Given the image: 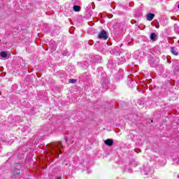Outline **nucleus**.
Instances as JSON below:
<instances>
[{"instance_id":"f257e3e1","label":"nucleus","mask_w":179,"mask_h":179,"mask_svg":"<svg viewBox=\"0 0 179 179\" xmlns=\"http://www.w3.org/2000/svg\"><path fill=\"white\" fill-rule=\"evenodd\" d=\"M62 148V143L59 141L58 143H54L52 145V152L59 155V150Z\"/></svg>"},{"instance_id":"f03ea898","label":"nucleus","mask_w":179,"mask_h":179,"mask_svg":"<svg viewBox=\"0 0 179 179\" xmlns=\"http://www.w3.org/2000/svg\"><path fill=\"white\" fill-rule=\"evenodd\" d=\"M98 38H102L103 40H107V32L106 31L102 30L99 34H98Z\"/></svg>"},{"instance_id":"7ed1b4c3","label":"nucleus","mask_w":179,"mask_h":179,"mask_svg":"<svg viewBox=\"0 0 179 179\" xmlns=\"http://www.w3.org/2000/svg\"><path fill=\"white\" fill-rule=\"evenodd\" d=\"M104 143L108 146H113L114 143V141H113V139L108 138L104 141Z\"/></svg>"},{"instance_id":"20e7f679","label":"nucleus","mask_w":179,"mask_h":179,"mask_svg":"<svg viewBox=\"0 0 179 179\" xmlns=\"http://www.w3.org/2000/svg\"><path fill=\"white\" fill-rule=\"evenodd\" d=\"M153 17H155V14L153 13H148L147 15V20H149V22H152V20H153Z\"/></svg>"},{"instance_id":"39448f33","label":"nucleus","mask_w":179,"mask_h":179,"mask_svg":"<svg viewBox=\"0 0 179 179\" xmlns=\"http://www.w3.org/2000/svg\"><path fill=\"white\" fill-rule=\"evenodd\" d=\"M171 52H172L173 55H178V52H177V48H171Z\"/></svg>"},{"instance_id":"423d86ee","label":"nucleus","mask_w":179,"mask_h":179,"mask_svg":"<svg viewBox=\"0 0 179 179\" xmlns=\"http://www.w3.org/2000/svg\"><path fill=\"white\" fill-rule=\"evenodd\" d=\"M0 55L2 57V58H6V57H8V53H6L5 51H2L0 52Z\"/></svg>"},{"instance_id":"0eeeda50","label":"nucleus","mask_w":179,"mask_h":179,"mask_svg":"<svg viewBox=\"0 0 179 179\" xmlns=\"http://www.w3.org/2000/svg\"><path fill=\"white\" fill-rule=\"evenodd\" d=\"M73 9L75 12H79L80 10V6H74L73 7Z\"/></svg>"},{"instance_id":"6e6552de","label":"nucleus","mask_w":179,"mask_h":179,"mask_svg":"<svg viewBox=\"0 0 179 179\" xmlns=\"http://www.w3.org/2000/svg\"><path fill=\"white\" fill-rule=\"evenodd\" d=\"M150 39L152 40V41L156 40V34L152 33V34H150Z\"/></svg>"},{"instance_id":"1a4fd4ad","label":"nucleus","mask_w":179,"mask_h":179,"mask_svg":"<svg viewBox=\"0 0 179 179\" xmlns=\"http://www.w3.org/2000/svg\"><path fill=\"white\" fill-rule=\"evenodd\" d=\"M69 83H76V80H75V79H70L69 80Z\"/></svg>"},{"instance_id":"9d476101","label":"nucleus","mask_w":179,"mask_h":179,"mask_svg":"<svg viewBox=\"0 0 179 179\" xmlns=\"http://www.w3.org/2000/svg\"><path fill=\"white\" fill-rule=\"evenodd\" d=\"M17 171V174H19V173H20V171L19 169H16Z\"/></svg>"},{"instance_id":"9b49d317","label":"nucleus","mask_w":179,"mask_h":179,"mask_svg":"<svg viewBox=\"0 0 179 179\" xmlns=\"http://www.w3.org/2000/svg\"><path fill=\"white\" fill-rule=\"evenodd\" d=\"M66 142H68V140H67V139H66Z\"/></svg>"},{"instance_id":"f8f14e48","label":"nucleus","mask_w":179,"mask_h":179,"mask_svg":"<svg viewBox=\"0 0 179 179\" xmlns=\"http://www.w3.org/2000/svg\"><path fill=\"white\" fill-rule=\"evenodd\" d=\"M57 179H61V178H57Z\"/></svg>"},{"instance_id":"ddd939ff","label":"nucleus","mask_w":179,"mask_h":179,"mask_svg":"<svg viewBox=\"0 0 179 179\" xmlns=\"http://www.w3.org/2000/svg\"><path fill=\"white\" fill-rule=\"evenodd\" d=\"M0 152H1V148H0Z\"/></svg>"}]
</instances>
